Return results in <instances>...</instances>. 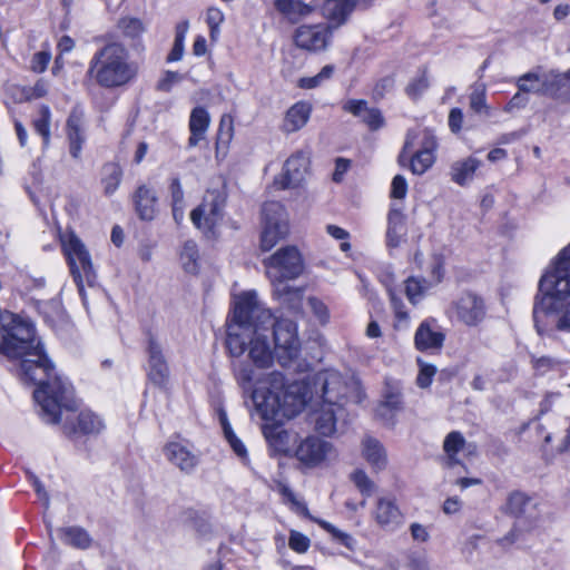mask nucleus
I'll return each mask as SVG.
<instances>
[{"label": "nucleus", "mask_w": 570, "mask_h": 570, "mask_svg": "<svg viewBox=\"0 0 570 570\" xmlns=\"http://www.w3.org/2000/svg\"><path fill=\"white\" fill-rule=\"evenodd\" d=\"M537 504L532 498L523 492H512L507 500L505 511L517 519L528 518L531 520L537 519L535 511Z\"/></svg>", "instance_id": "bb28decb"}, {"label": "nucleus", "mask_w": 570, "mask_h": 570, "mask_svg": "<svg viewBox=\"0 0 570 570\" xmlns=\"http://www.w3.org/2000/svg\"><path fill=\"white\" fill-rule=\"evenodd\" d=\"M279 392V417L292 419L296 416L306 405L307 389L303 383L294 382L278 389Z\"/></svg>", "instance_id": "2eb2a0df"}, {"label": "nucleus", "mask_w": 570, "mask_h": 570, "mask_svg": "<svg viewBox=\"0 0 570 570\" xmlns=\"http://www.w3.org/2000/svg\"><path fill=\"white\" fill-rule=\"evenodd\" d=\"M436 147L438 142L435 137L430 131L424 130L420 149L409 155L405 160V166L409 164V167L414 175H423L435 163Z\"/></svg>", "instance_id": "a211bd4d"}, {"label": "nucleus", "mask_w": 570, "mask_h": 570, "mask_svg": "<svg viewBox=\"0 0 570 570\" xmlns=\"http://www.w3.org/2000/svg\"><path fill=\"white\" fill-rule=\"evenodd\" d=\"M351 480L355 484V487L360 490V492L370 497L375 491V483L368 478V475L363 470H356L351 474Z\"/></svg>", "instance_id": "09e8293b"}, {"label": "nucleus", "mask_w": 570, "mask_h": 570, "mask_svg": "<svg viewBox=\"0 0 570 570\" xmlns=\"http://www.w3.org/2000/svg\"><path fill=\"white\" fill-rule=\"evenodd\" d=\"M406 234L405 215L400 209L391 208L387 215L386 245L390 248L399 247Z\"/></svg>", "instance_id": "cd10ccee"}, {"label": "nucleus", "mask_w": 570, "mask_h": 570, "mask_svg": "<svg viewBox=\"0 0 570 570\" xmlns=\"http://www.w3.org/2000/svg\"><path fill=\"white\" fill-rule=\"evenodd\" d=\"M362 456L375 471H382L387 465V454L384 445L373 436H365L361 443Z\"/></svg>", "instance_id": "393cba45"}, {"label": "nucleus", "mask_w": 570, "mask_h": 570, "mask_svg": "<svg viewBox=\"0 0 570 570\" xmlns=\"http://www.w3.org/2000/svg\"><path fill=\"white\" fill-rule=\"evenodd\" d=\"M0 350L10 358L21 360L20 375L37 385L33 399L45 422L56 424L62 410L76 409L72 386L57 374L29 321L0 311Z\"/></svg>", "instance_id": "f257e3e1"}, {"label": "nucleus", "mask_w": 570, "mask_h": 570, "mask_svg": "<svg viewBox=\"0 0 570 570\" xmlns=\"http://www.w3.org/2000/svg\"><path fill=\"white\" fill-rule=\"evenodd\" d=\"M58 534L65 544L76 549L86 550L92 543V538L87 530L78 525L59 528Z\"/></svg>", "instance_id": "c9c22d12"}, {"label": "nucleus", "mask_w": 570, "mask_h": 570, "mask_svg": "<svg viewBox=\"0 0 570 570\" xmlns=\"http://www.w3.org/2000/svg\"><path fill=\"white\" fill-rule=\"evenodd\" d=\"M309 544H311V541L305 534H303L298 531H295V530H292L289 532L288 546L295 552H298V553L306 552L309 548Z\"/></svg>", "instance_id": "603ef678"}, {"label": "nucleus", "mask_w": 570, "mask_h": 570, "mask_svg": "<svg viewBox=\"0 0 570 570\" xmlns=\"http://www.w3.org/2000/svg\"><path fill=\"white\" fill-rule=\"evenodd\" d=\"M480 166L481 161L474 157L459 159L452 163L449 175L453 183L464 187L473 180L474 174Z\"/></svg>", "instance_id": "c85d7f7f"}, {"label": "nucleus", "mask_w": 570, "mask_h": 570, "mask_svg": "<svg viewBox=\"0 0 570 570\" xmlns=\"http://www.w3.org/2000/svg\"><path fill=\"white\" fill-rule=\"evenodd\" d=\"M225 198L218 190H208L203 202L190 213L193 224L206 235H214L223 219Z\"/></svg>", "instance_id": "9b49d317"}, {"label": "nucleus", "mask_w": 570, "mask_h": 570, "mask_svg": "<svg viewBox=\"0 0 570 570\" xmlns=\"http://www.w3.org/2000/svg\"><path fill=\"white\" fill-rule=\"evenodd\" d=\"M225 438L228 441V443L230 444L234 452L243 461H246L247 460V450H246L245 445L243 444V442L234 434V432L232 434L226 435Z\"/></svg>", "instance_id": "0e129e2a"}, {"label": "nucleus", "mask_w": 570, "mask_h": 570, "mask_svg": "<svg viewBox=\"0 0 570 570\" xmlns=\"http://www.w3.org/2000/svg\"><path fill=\"white\" fill-rule=\"evenodd\" d=\"M463 111L460 108H453L449 114V127L452 132H459L462 129Z\"/></svg>", "instance_id": "e2e57ef3"}, {"label": "nucleus", "mask_w": 570, "mask_h": 570, "mask_svg": "<svg viewBox=\"0 0 570 570\" xmlns=\"http://www.w3.org/2000/svg\"><path fill=\"white\" fill-rule=\"evenodd\" d=\"M470 108L476 112H485L488 114L489 107L485 101V85L484 83H475L473 86V90L470 95Z\"/></svg>", "instance_id": "49530a36"}, {"label": "nucleus", "mask_w": 570, "mask_h": 570, "mask_svg": "<svg viewBox=\"0 0 570 570\" xmlns=\"http://www.w3.org/2000/svg\"><path fill=\"white\" fill-rule=\"evenodd\" d=\"M32 481V485L35 488V491L37 492L38 497L43 501V505L46 509H49L50 505V498L47 491L45 490V487L40 482V480L36 475L30 476Z\"/></svg>", "instance_id": "338daca9"}, {"label": "nucleus", "mask_w": 570, "mask_h": 570, "mask_svg": "<svg viewBox=\"0 0 570 570\" xmlns=\"http://www.w3.org/2000/svg\"><path fill=\"white\" fill-rule=\"evenodd\" d=\"M367 108L368 104L366 100L363 99H350L345 101L343 105V110L352 114L355 117L363 116V112H365Z\"/></svg>", "instance_id": "bf43d9fd"}, {"label": "nucleus", "mask_w": 570, "mask_h": 570, "mask_svg": "<svg viewBox=\"0 0 570 570\" xmlns=\"http://www.w3.org/2000/svg\"><path fill=\"white\" fill-rule=\"evenodd\" d=\"M198 248L195 242L187 240L184 243L180 261L187 273L195 274L198 271Z\"/></svg>", "instance_id": "79ce46f5"}, {"label": "nucleus", "mask_w": 570, "mask_h": 570, "mask_svg": "<svg viewBox=\"0 0 570 570\" xmlns=\"http://www.w3.org/2000/svg\"><path fill=\"white\" fill-rule=\"evenodd\" d=\"M429 288V283L425 279L409 277L405 281V294L409 301L416 304Z\"/></svg>", "instance_id": "c03bdc74"}, {"label": "nucleus", "mask_w": 570, "mask_h": 570, "mask_svg": "<svg viewBox=\"0 0 570 570\" xmlns=\"http://www.w3.org/2000/svg\"><path fill=\"white\" fill-rule=\"evenodd\" d=\"M417 364L420 366V371L416 377V384L421 389H426L431 385L433 377L436 374V367L423 362L421 358H417Z\"/></svg>", "instance_id": "8fccbe9b"}, {"label": "nucleus", "mask_w": 570, "mask_h": 570, "mask_svg": "<svg viewBox=\"0 0 570 570\" xmlns=\"http://www.w3.org/2000/svg\"><path fill=\"white\" fill-rule=\"evenodd\" d=\"M332 27L327 23L302 24L294 32V43L299 49L318 52L331 41Z\"/></svg>", "instance_id": "ddd939ff"}, {"label": "nucleus", "mask_w": 570, "mask_h": 570, "mask_svg": "<svg viewBox=\"0 0 570 570\" xmlns=\"http://www.w3.org/2000/svg\"><path fill=\"white\" fill-rule=\"evenodd\" d=\"M170 194L173 205H175L176 210H181V206H184V191L178 178H174L170 183Z\"/></svg>", "instance_id": "680f3d73"}, {"label": "nucleus", "mask_w": 570, "mask_h": 570, "mask_svg": "<svg viewBox=\"0 0 570 570\" xmlns=\"http://www.w3.org/2000/svg\"><path fill=\"white\" fill-rule=\"evenodd\" d=\"M363 122L371 129L376 130L384 125V118L377 108H367Z\"/></svg>", "instance_id": "6e6d98bb"}, {"label": "nucleus", "mask_w": 570, "mask_h": 570, "mask_svg": "<svg viewBox=\"0 0 570 570\" xmlns=\"http://www.w3.org/2000/svg\"><path fill=\"white\" fill-rule=\"evenodd\" d=\"M263 434L269 445L279 453H287L289 445V434L279 425H265Z\"/></svg>", "instance_id": "58836bf2"}, {"label": "nucleus", "mask_w": 570, "mask_h": 570, "mask_svg": "<svg viewBox=\"0 0 570 570\" xmlns=\"http://www.w3.org/2000/svg\"><path fill=\"white\" fill-rule=\"evenodd\" d=\"M166 459L184 473H191L198 464V456L178 442H169L164 448Z\"/></svg>", "instance_id": "5701e85b"}, {"label": "nucleus", "mask_w": 570, "mask_h": 570, "mask_svg": "<svg viewBox=\"0 0 570 570\" xmlns=\"http://www.w3.org/2000/svg\"><path fill=\"white\" fill-rule=\"evenodd\" d=\"M311 105L304 101L296 102L286 112L282 129L291 134L302 129L309 119Z\"/></svg>", "instance_id": "72a5a7b5"}, {"label": "nucleus", "mask_w": 570, "mask_h": 570, "mask_svg": "<svg viewBox=\"0 0 570 570\" xmlns=\"http://www.w3.org/2000/svg\"><path fill=\"white\" fill-rule=\"evenodd\" d=\"M235 324L228 326L226 346L232 356L238 357L248 350V357L256 368H267L273 363V352L267 336L274 330L275 357L287 367L299 354V340L296 324L291 320L274 321L269 309L263 307L254 292L238 296L233 316Z\"/></svg>", "instance_id": "f03ea898"}, {"label": "nucleus", "mask_w": 570, "mask_h": 570, "mask_svg": "<svg viewBox=\"0 0 570 570\" xmlns=\"http://www.w3.org/2000/svg\"><path fill=\"white\" fill-rule=\"evenodd\" d=\"M317 382L322 384L323 402L344 406V402L347 401L354 403L362 401L363 392L360 382L353 377L345 380L336 371H326L317 375Z\"/></svg>", "instance_id": "0eeeda50"}, {"label": "nucleus", "mask_w": 570, "mask_h": 570, "mask_svg": "<svg viewBox=\"0 0 570 570\" xmlns=\"http://www.w3.org/2000/svg\"><path fill=\"white\" fill-rule=\"evenodd\" d=\"M263 263L272 285L295 279L304 269L302 255L295 246L279 248Z\"/></svg>", "instance_id": "6e6552de"}, {"label": "nucleus", "mask_w": 570, "mask_h": 570, "mask_svg": "<svg viewBox=\"0 0 570 570\" xmlns=\"http://www.w3.org/2000/svg\"><path fill=\"white\" fill-rule=\"evenodd\" d=\"M263 229L261 234V248L272 249L289 232L288 215L278 202H267L262 208Z\"/></svg>", "instance_id": "1a4fd4ad"}, {"label": "nucleus", "mask_w": 570, "mask_h": 570, "mask_svg": "<svg viewBox=\"0 0 570 570\" xmlns=\"http://www.w3.org/2000/svg\"><path fill=\"white\" fill-rule=\"evenodd\" d=\"M67 433H80L83 435H96L105 429V423L99 415L90 410L81 411L77 416V423L67 422L63 425Z\"/></svg>", "instance_id": "b1692460"}, {"label": "nucleus", "mask_w": 570, "mask_h": 570, "mask_svg": "<svg viewBox=\"0 0 570 570\" xmlns=\"http://www.w3.org/2000/svg\"><path fill=\"white\" fill-rule=\"evenodd\" d=\"M225 16L218 8H208L206 14V22L209 27V36L213 41H217L220 30L219 27L224 22Z\"/></svg>", "instance_id": "de8ad7c7"}, {"label": "nucleus", "mask_w": 570, "mask_h": 570, "mask_svg": "<svg viewBox=\"0 0 570 570\" xmlns=\"http://www.w3.org/2000/svg\"><path fill=\"white\" fill-rule=\"evenodd\" d=\"M181 80V76L176 71H166L158 80L156 89L163 92H169L174 85Z\"/></svg>", "instance_id": "5fc2aeb1"}, {"label": "nucleus", "mask_w": 570, "mask_h": 570, "mask_svg": "<svg viewBox=\"0 0 570 570\" xmlns=\"http://www.w3.org/2000/svg\"><path fill=\"white\" fill-rule=\"evenodd\" d=\"M139 65L131 60L129 50L119 42H109L97 50L89 61L86 76L105 89L125 87L136 80Z\"/></svg>", "instance_id": "20e7f679"}, {"label": "nucleus", "mask_w": 570, "mask_h": 570, "mask_svg": "<svg viewBox=\"0 0 570 570\" xmlns=\"http://www.w3.org/2000/svg\"><path fill=\"white\" fill-rule=\"evenodd\" d=\"M294 455L305 468L314 469L336 460L337 451L330 441L309 435L299 441Z\"/></svg>", "instance_id": "9d476101"}, {"label": "nucleus", "mask_w": 570, "mask_h": 570, "mask_svg": "<svg viewBox=\"0 0 570 570\" xmlns=\"http://www.w3.org/2000/svg\"><path fill=\"white\" fill-rule=\"evenodd\" d=\"M419 138V132L415 130H409L405 136L404 146L399 155V164L405 166V160L409 157L411 149L415 145V140Z\"/></svg>", "instance_id": "13d9d810"}, {"label": "nucleus", "mask_w": 570, "mask_h": 570, "mask_svg": "<svg viewBox=\"0 0 570 570\" xmlns=\"http://www.w3.org/2000/svg\"><path fill=\"white\" fill-rule=\"evenodd\" d=\"M117 27L128 38H137L145 31L142 22L137 18H121L118 20Z\"/></svg>", "instance_id": "a18cd8bd"}, {"label": "nucleus", "mask_w": 570, "mask_h": 570, "mask_svg": "<svg viewBox=\"0 0 570 570\" xmlns=\"http://www.w3.org/2000/svg\"><path fill=\"white\" fill-rule=\"evenodd\" d=\"M570 306V245L561 250L539 282L533 321L540 335L561 331L559 318Z\"/></svg>", "instance_id": "7ed1b4c3"}, {"label": "nucleus", "mask_w": 570, "mask_h": 570, "mask_svg": "<svg viewBox=\"0 0 570 570\" xmlns=\"http://www.w3.org/2000/svg\"><path fill=\"white\" fill-rule=\"evenodd\" d=\"M465 439L461 432L452 431L446 435L443 442V451L445 453L443 465L445 468L453 469L461 463L458 459V453L463 449Z\"/></svg>", "instance_id": "e433bc0d"}, {"label": "nucleus", "mask_w": 570, "mask_h": 570, "mask_svg": "<svg viewBox=\"0 0 570 570\" xmlns=\"http://www.w3.org/2000/svg\"><path fill=\"white\" fill-rule=\"evenodd\" d=\"M102 174L105 194L111 195L116 191L121 181L122 170L119 165L109 163L104 166Z\"/></svg>", "instance_id": "a19ab883"}, {"label": "nucleus", "mask_w": 570, "mask_h": 570, "mask_svg": "<svg viewBox=\"0 0 570 570\" xmlns=\"http://www.w3.org/2000/svg\"><path fill=\"white\" fill-rule=\"evenodd\" d=\"M462 502L458 497L448 498L443 503V511L446 514H454L461 510Z\"/></svg>", "instance_id": "774afa93"}, {"label": "nucleus", "mask_w": 570, "mask_h": 570, "mask_svg": "<svg viewBox=\"0 0 570 570\" xmlns=\"http://www.w3.org/2000/svg\"><path fill=\"white\" fill-rule=\"evenodd\" d=\"M67 136L70 145V155L78 159L81 154L82 144L85 142L86 136V127H85V117L83 112L77 108H75L66 124Z\"/></svg>", "instance_id": "4be33fe9"}, {"label": "nucleus", "mask_w": 570, "mask_h": 570, "mask_svg": "<svg viewBox=\"0 0 570 570\" xmlns=\"http://www.w3.org/2000/svg\"><path fill=\"white\" fill-rule=\"evenodd\" d=\"M148 379L157 386L165 387L169 379V367L158 340L149 335L148 345Z\"/></svg>", "instance_id": "f3484780"}, {"label": "nucleus", "mask_w": 570, "mask_h": 570, "mask_svg": "<svg viewBox=\"0 0 570 570\" xmlns=\"http://www.w3.org/2000/svg\"><path fill=\"white\" fill-rule=\"evenodd\" d=\"M517 86L521 92H534L544 95V75L527 72L518 78Z\"/></svg>", "instance_id": "ea45409f"}, {"label": "nucleus", "mask_w": 570, "mask_h": 570, "mask_svg": "<svg viewBox=\"0 0 570 570\" xmlns=\"http://www.w3.org/2000/svg\"><path fill=\"white\" fill-rule=\"evenodd\" d=\"M373 517L384 530L393 531L403 523V514L394 499L382 497L377 499Z\"/></svg>", "instance_id": "aec40b11"}, {"label": "nucleus", "mask_w": 570, "mask_h": 570, "mask_svg": "<svg viewBox=\"0 0 570 570\" xmlns=\"http://www.w3.org/2000/svg\"><path fill=\"white\" fill-rule=\"evenodd\" d=\"M134 199L139 217L144 220H151L156 214L157 197L155 191L146 185H141L138 187Z\"/></svg>", "instance_id": "f704fd0d"}, {"label": "nucleus", "mask_w": 570, "mask_h": 570, "mask_svg": "<svg viewBox=\"0 0 570 570\" xmlns=\"http://www.w3.org/2000/svg\"><path fill=\"white\" fill-rule=\"evenodd\" d=\"M544 95L559 99H570V69L566 72L544 73Z\"/></svg>", "instance_id": "c756f323"}, {"label": "nucleus", "mask_w": 570, "mask_h": 570, "mask_svg": "<svg viewBox=\"0 0 570 570\" xmlns=\"http://www.w3.org/2000/svg\"><path fill=\"white\" fill-rule=\"evenodd\" d=\"M351 161L346 158H337L335 160V170L333 173V180L340 183L343 179L344 174L348 170Z\"/></svg>", "instance_id": "69168bd1"}, {"label": "nucleus", "mask_w": 570, "mask_h": 570, "mask_svg": "<svg viewBox=\"0 0 570 570\" xmlns=\"http://www.w3.org/2000/svg\"><path fill=\"white\" fill-rule=\"evenodd\" d=\"M278 491L286 500V502L291 504L292 510H294L296 513H299L303 517L320 524L324 530L331 533L336 540H338L344 546L348 548L352 546L353 539L350 534L336 529L333 524L328 523L327 521L311 515L306 504L296 498V495L287 484L279 483Z\"/></svg>", "instance_id": "dca6fc26"}, {"label": "nucleus", "mask_w": 570, "mask_h": 570, "mask_svg": "<svg viewBox=\"0 0 570 570\" xmlns=\"http://www.w3.org/2000/svg\"><path fill=\"white\" fill-rule=\"evenodd\" d=\"M236 379L244 391H252V401L255 410L264 420L279 417V392L283 387V374L273 372L268 375L269 386L267 389H253L254 384L261 382L256 370L249 364L242 363L236 368Z\"/></svg>", "instance_id": "39448f33"}, {"label": "nucleus", "mask_w": 570, "mask_h": 570, "mask_svg": "<svg viewBox=\"0 0 570 570\" xmlns=\"http://www.w3.org/2000/svg\"><path fill=\"white\" fill-rule=\"evenodd\" d=\"M51 60V53L48 50L36 52L31 59V69L35 72H43Z\"/></svg>", "instance_id": "4d7b16f0"}, {"label": "nucleus", "mask_w": 570, "mask_h": 570, "mask_svg": "<svg viewBox=\"0 0 570 570\" xmlns=\"http://www.w3.org/2000/svg\"><path fill=\"white\" fill-rule=\"evenodd\" d=\"M429 87V79L426 72L423 71L417 78L412 79L405 88L406 95L416 99L420 97Z\"/></svg>", "instance_id": "3c124183"}, {"label": "nucleus", "mask_w": 570, "mask_h": 570, "mask_svg": "<svg viewBox=\"0 0 570 570\" xmlns=\"http://www.w3.org/2000/svg\"><path fill=\"white\" fill-rule=\"evenodd\" d=\"M62 245L78 292L82 297L83 304H86L85 285L92 287L96 281L90 254L75 234H69Z\"/></svg>", "instance_id": "423d86ee"}, {"label": "nucleus", "mask_w": 570, "mask_h": 570, "mask_svg": "<svg viewBox=\"0 0 570 570\" xmlns=\"http://www.w3.org/2000/svg\"><path fill=\"white\" fill-rule=\"evenodd\" d=\"M356 8H363L361 0H326L323 4V14L328 20L341 24Z\"/></svg>", "instance_id": "473e14b6"}, {"label": "nucleus", "mask_w": 570, "mask_h": 570, "mask_svg": "<svg viewBox=\"0 0 570 570\" xmlns=\"http://www.w3.org/2000/svg\"><path fill=\"white\" fill-rule=\"evenodd\" d=\"M274 297L286 308L294 313H298L303 306L304 289L294 287L287 282L273 284Z\"/></svg>", "instance_id": "a878e982"}, {"label": "nucleus", "mask_w": 570, "mask_h": 570, "mask_svg": "<svg viewBox=\"0 0 570 570\" xmlns=\"http://www.w3.org/2000/svg\"><path fill=\"white\" fill-rule=\"evenodd\" d=\"M275 8L291 22H297L301 17H305L313 11L311 6L298 0H276Z\"/></svg>", "instance_id": "4c0bfd02"}, {"label": "nucleus", "mask_w": 570, "mask_h": 570, "mask_svg": "<svg viewBox=\"0 0 570 570\" xmlns=\"http://www.w3.org/2000/svg\"><path fill=\"white\" fill-rule=\"evenodd\" d=\"M345 417L346 412L343 405L323 402L320 409L312 413L311 420L318 433L330 436L338 431V425L345 424Z\"/></svg>", "instance_id": "4468645a"}, {"label": "nucleus", "mask_w": 570, "mask_h": 570, "mask_svg": "<svg viewBox=\"0 0 570 570\" xmlns=\"http://www.w3.org/2000/svg\"><path fill=\"white\" fill-rule=\"evenodd\" d=\"M458 318L468 326H476L485 317V304L482 297L468 292L455 302Z\"/></svg>", "instance_id": "6ab92c4d"}, {"label": "nucleus", "mask_w": 570, "mask_h": 570, "mask_svg": "<svg viewBox=\"0 0 570 570\" xmlns=\"http://www.w3.org/2000/svg\"><path fill=\"white\" fill-rule=\"evenodd\" d=\"M309 167V156L305 151H296L286 159L283 171L274 179L278 189L297 188L306 179Z\"/></svg>", "instance_id": "f8f14e48"}, {"label": "nucleus", "mask_w": 570, "mask_h": 570, "mask_svg": "<svg viewBox=\"0 0 570 570\" xmlns=\"http://www.w3.org/2000/svg\"><path fill=\"white\" fill-rule=\"evenodd\" d=\"M445 335L439 331L435 321L425 320L417 327L414 335V345L421 352L440 351L443 346Z\"/></svg>", "instance_id": "412c9836"}, {"label": "nucleus", "mask_w": 570, "mask_h": 570, "mask_svg": "<svg viewBox=\"0 0 570 570\" xmlns=\"http://www.w3.org/2000/svg\"><path fill=\"white\" fill-rule=\"evenodd\" d=\"M307 303L315 317L323 324L327 323L330 318L327 306L320 298L314 296L308 297Z\"/></svg>", "instance_id": "864d4df0"}, {"label": "nucleus", "mask_w": 570, "mask_h": 570, "mask_svg": "<svg viewBox=\"0 0 570 570\" xmlns=\"http://www.w3.org/2000/svg\"><path fill=\"white\" fill-rule=\"evenodd\" d=\"M403 409L402 394L397 387L387 386L383 400L379 403L376 416L385 422H391L397 412Z\"/></svg>", "instance_id": "7c9ffc66"}, {"label": "nucleus", "mask_w": 570, "mask_h": 570, "mask_svg": "<svg viewBox=\"0 0 570 570\" xmlns=\"http://www.w3.org/2000/svg\"><path fill=\"white\" fill-rule=\"evenodd\" d=\"M407 183L401 175H396L391 185V196L396 199H402L406 196Z\"/></svg>", "instance_id": "052dcab7"}, {"label": "nucleus", "mask_w": 570, "mask_h": 570, "mask_svg": "<svg viewBox=\"0 0 570 570\" xmlns=\"http://www.w3.org/2000/svg\"><path fill=\"white\" fill-rule=\"evenodd\" d=\"M50 109L47 106H42L38 111V116L33 119V128L42 137L45 147L50 142Z\"/></svg>", "instance_id": "37998d69"}, {"label": "nucleus", "mask_w": 570, "mask_h": 570, "mask_svg": "<svg viewBox=\"0 0 570 570\" xmlns=\"http://www.w3.org/2000/svg\"><path fill=\"white\" fill-rule=\"evenodd\" d=\"M210 125V116L204 107H195L189 117L190 137L188 139L189 147H196L199 141L205 139L206 132Z\"/></svg>", "instance_id": "2f4dec72"}]
</instances>
